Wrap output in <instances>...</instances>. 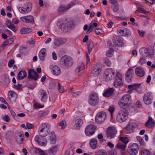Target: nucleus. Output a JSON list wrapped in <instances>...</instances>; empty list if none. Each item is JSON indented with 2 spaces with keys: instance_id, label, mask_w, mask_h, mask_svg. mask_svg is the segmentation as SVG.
I'll use <instances>...</instances> for the list:
<instances>
[{
  "instance_id": "a18cd8bd",
  "label": "nucleus",
  "mask_w": 155,
  "mask_h": 155,
  "mask_svg": "<svg viewBox=\"0 0 155 155\" xmlns=\"http://www.w3.org/2000/svg\"><path fill=\"white\" fill-rule=\"evenodd\" d=\"M137 140L139 142L140 144L143 146L145 145V143L143 140L139 136H137L136 137Z\"/></svg>"
},
{
  "instance_id": "f8f14e48",
  "label": "nucleus",
  "mask_w": 155,
  "mask_h": 155,
  "mask_svg": "<svg viewBox=\"0 0 155 155\" xmlns=\"http://www.w3.org/2000/svg\"><path fill=\"white\" fill-rule=\"evenodd\" d=\"M28 78L34 80L35 81L37 80L39 78V75L33 69H29L28 72Z\"/></svg>"
},
{
  "instance_id": "e433bc0d",
  "label": "nucleus",
  "mask_w": 155,
  "mask_h": 155,
  "mask_svg": "<svg viewBox=\"0 0 155 155\" xmlns=\"http://www.w3.org/2000/svg\"><path fill=\"white\" fill-rule=\"evenodd\" d=\"M50 141L51 143H54L56 141V137L54 133L52 131L51 132Z\"/></svg>"
},
{
  "instance_id": "e2e57ef3",
  "label": "nucleus",
  "mask_w": 155,
  "mask_h": 155,
  "mask_svg": "<svg viewBox=\"0 0 155 155\" xmlns=\"http://www.w3.org/2000/svg\"><path fill=\"white\" fill-rule=\"evenodd\" d=\"M62 29L63 30V31L65 32H67L68 31L69 29V27L65 25H64L63 28L62 27Z\"/></svg>"
},
{
  "instance_id": "a878e982",
  "label": "nucleus",
  "mask_w": 155,
  "mask_h": 155,
  "mask_svg": "<svg viewBox=\"0 0 155 155\" xmlns=\"http://www.w3.org/2000/svg\"><path fill=\"white\" fill-rule=\"evenodd\" d=\"M46 50L45 48H42L40 50L38 54V57L41 61L44 60L45 57L46 55Z\"/></svg>"
},
{
  "instance_id": "4be33fe9",
  "label": "nucleus",
  "mask_w": 155,
  "mask_h": 155,
  "mask_svg": "<svg viewBox=\"0 0 155 155\" xmlns=\"http://www.w3.org/2000/svg\"><path fill=\"white\" fill-rule=\"evenodd\" d=\"M72 4H69L67 6L61 5L58 8V12L61 13L62 12H65L69 9L72 7Z\"/></svg>"
},
{
  "instance_id": "b1692460",
  "label": "nucleus",
  "mask_w": 155,
  "mask_h": 155,
  "mask_svg": "<svg viewBox=\"0 0 155 155\" xmlns=\"http://www.w3.org/2000/svg\"><path fill=\"white\" fill-rule=\"evenodd\" d=\"M27 75L26 72L25 71H21L18 72L17 74V79L18 80H23Z\"/></svg>"
},
{
  "instance_id": "5701e85b",
  "label": "nucleus",
  "mask_w": 155,
  "mask_h": 155,
  "mask_svg": "<svg viewBox=\"0 0 155 155\" xmlns=\"http://www.w3.org/2000/svg\"><path fill=\"white\" fill-rule=\"evenodd\" d=\"M135 73L138 76L140 77H142L145 75V72L143 68L140 67L136 68Z\"/></svg>"
},
{
  "instance_id": "473e14b6",
  "label": "nucleus",
  "mask_w": 155,
  "mask_h": 155,
  "mask_svg": "<svg viewBox=\"0 0 155 155\" xmlns=\"http://www.w3.org/2000/svg\"><path fill=\"white\" fill-rule=\"evenodd\" d=\"M140 54L142 55L147 56L149 54L148 50L145 48H142L139 50Z\"/></svg>"
},
{
  "instance_id": "7ed1b4c3",
  "label": "nucleus",
  "mask_w": 155,
  "mask_h": 155,
  "mask_svg": "<svg viewBox=\"0 0 155 155\" xmlns=\"http://www.w3.org/2000/svg\"><path fill=\"white\" fill-rule=\"evenodd\" d=\"M122 108L119 111L117 117V120L120 123L125 121L127 118L126 108L124 107Z\"/></svg>"
},
{
  "instance_id": "393cba45",
  "label": "nucleus",
  "mask_w": 155,
  "mask_h": 155,
  "mask_svg": "<svg viewBox=\"0 0 155 155\" xmlns=\"http://www.w3.org/2000/svg\"><path fill=\"white\" fill-rule=\"evenodd\" d=\"M18 135L16 137V141L19 144H21L23 142L24 136L23 133L22 131L18 133Z\"/></svg>"
},
{
  "instance_id": "6e6552de",
  "label": "nucleus",
  "mask_w": 155,
  "mask_h": 155,
  "mask_svg": "<svg viewBox=\"0 0 155 155\" xmlns=\"http://www.w3.org/2000/svg\"><path fill=\"white\" fill-rule=\"evenodd\" d=\"M139 150L138 145L136 143H134L127 149L128 152L130 155H136Z\"/></svg>"
},
{
  "instance_id": "412c9836",
  "label": "nucleus",
  "mask_w": 155,
  "mask_h": 155,
  "mask_svg": "<svg viewBox=\"0 0 155 155\" xmlns=\"http://www.w3.org/2000/svg\"><path fill=\"white\" fill-rule=\"evenodd\" d=\"M50 68L51 69L52 74L55 75H58L61 73V70L60 68L57 66H51Z\"/></svg>"
},
{
  "instance_id": "f3484780",
  "label": "nucleus",
  "mask_w": 155,
  "mask_h": 155,
  "mask_svg": "<svg viewBox=\"0 0 155 155\" xmlns=\"http://www.w3.org/2000/svg\"><path fill=\"white\" fill-rule=\"evenodd\" d=\"M8 99L12 102H14L16 101L17 97V94L14 91H9L8 93Z\"/></svg>"
},
{
  "instance_id": "f704fd0d",
  "label": "nucleus",
  "mask_w": 155,
  "mask_h": 155,
  "mask_svg": "<svg viewBox=\"0 0 155 155\" xmlns=\"http://www.w3.org/2000/svg\"><path fill=\"white\" fill-rule=\"evenodd\" d=\"M97 141L96 139L94 138L92 139L90 142V145L91 148L94 149L97 147Z\"/></svg>"
},
{
  "instance_id": "72a5a7b5",
  "label": "nucleus",
  "mask_w": 155,
  "mask_h": 155,
  "mask_svg": "<svg viewBox=\"0 0 155 155\" xmlns=\"http://www.w3.org/2000/svg\"><path fill=\"white\" fill-rule=\"evenodd\" d=\"M31 29L28 28H23L21 30V33L22 34H25L29 33L32 32Z\"/></svg>"
},
{
  "instance_id": "9d476101",
  "label": "nucleus",
  "mask_w": 155,
  "mask_h": 155,
  "mask_svg": "<svg viewBox=\"0 0 155 155\" xmlns=\"http://www.w3.org/2000/svg\"><path fill=\"white\" fill-rule=\"evenodd\" d=\"M95 130V127L94 125H89L85 129L86 135L88 136H91L94 134Z\"/></svg>"
},
{
  "instance_id": "2eb2a0df",
  "label": "nucleus",
  "mask_w": 155,
  "mask_h": 155,
  "mask_svg": "<svg viewBox=\"0 0 155 155\" xmlns=\"http://www.w3.org/2000/svg\"><path fill=\"white\" fill-rule=\"evenodd\" d=\"M38 96L41 101L46 102L48 96L45 91L42 90H40L38 92Z\"/></svg>"
},
{
  "instance_id": "a19ab883",
  "label": "nucleus",
  "mask_w": 155,
  "mask_h": 155,
  "mask_svg": "<svg viewBox=\"0 0 155 155\" xmlns=\"http://www.w3.org/2000/svg\"><path fill=\"white\" fill-rule=\"evenodd\" d=\"M97 24L95 22H94L92 21L89 24V26L88 29L91 30L92 31L93 30L94 27H95L97 26Z\"/></svg>"
},
{
  "instance_id": "dca6fc26",
  "label": "nucleus",
  "mask_w": 155,
  "mask_h": 155,
  "mask_svg": "<svg viewBox=\"0 0 155 155\" xmlns=\"http://www.w3.org/2000/svg\"><path fill=\"white\" fill-rule=\"evenodd\" d=\"M128 87L130 89L133 90H135L137 92L139 93L142 91V88L140 87V84H135L129 85L128 86Z\"/></svg>"
},
{
  "instance_id": "bb28decb",
  "label": "nucleus",
  "mask_w": 155,
  "mask_h": 155,
  "mask_svg": "<svg viewBox=\"0 0 155 155\" xmlns=\"http://www.w3.org/2000/svg\"><path fill=\"white\" fill-rule=\"evenodd\" d=\"M155 123L153 120L152 118L150 117H148V120L145 123V125L147 127L149 128L153 127Z\"/></svg>"
},
{
  "instance_id": "09e8293b",
  "label": "nucleus",
  "mask_w": 155,
  "mask_h": 155,
  "mask_svg": "<svg viewBox=\"0 0 155 155\" xmlns=\"http://www.w3.org/2000/svg\"><path fill=\"white\" fill-rule=\"evenodd\" d=\"M137 11L140 13H142L145 14H147L149 13L148 11H146L144 9L141 8H138L137 9Z\"/></svg>"
},
{
  "instance_id": "13d9d810",
  "label": "nucleus",
  "mask_w": 155,
  "mask_h": 155,
  "mask_svg": "<svg viewBox=\"0 0 155 155\" xmlns=\"http://www.w3.org/2000/svg\"><path fill=\"white\" fill-rule=\"evenodd\" d=\"M59 92L61 93H63L64 91V87L61 86L60 84L59 83H58Z\"/></svg>"
},
{
  "instance_id": "bf43d9fd",
  "label": "nucleus",
  "mask_w": 155,
  "mask_h": 155,
  "mask_svg": "<svg viewBox=\"0 0 155 155\" xmlns=\"http://www.w3.org/2000/svg\"><path fill=\"white\" fill-rule=\"evenodd\" d=\"M125 36L129 37L131 35V33L129 29L125 28Z\"/></svg>"
},
{
  "instance_id": "680f3d73",
  "label": "nucleus",
  "mask_w": 155,
  "mask_h": 155,
  "mask_svg": "<svg viewBox=\"0 0 155 155\" xmlns=\"http://www.w3.org/2000/svg\"><path fill=\"white\" fill-rule=\"evenodd\" d=\"M8 28L14 32H15L17 30V29L15 26L13 24H12L9 26V27Z\"/></svg>"
},
{
  "instance_id": "4468645a",
  "label": "nucleus",
  "mask_w": 155,
  "mask_h": 155,
  "mask_svg": "<svg viewBox=\"0 0 155 155\" xmlns=\"http://www.w3.org/2000/svg\"><path fill=\"white\" fill-rule=\"evenodd\" d=\"M20 19L22 21L25 22L30 23L32 24L34 23V18L31 15L22 17Z\"/></svg>"
},
{
  "instance_id": "7c9ffc66",
  "label": "nucleus",
  "mask_w": 155,
  "mask_h": 155,
  "mask_svg": "<svg viewBox=\"0 0 155 155\" xmlns=\"http://www.w3.org/2000/svg\"><path fill=\"white\" fill-rule=\"evenodd\" d=\"M84 64L83 62H81L79 64L76 68L75 72L76 73H78L81 71L84 70Z\"/></svg>"
},
{
  "instance_id": "ddd939ff",
  "label": "nucleus",
  "mask_w": 155,
  "mask_h": 155,
  "mask_svg": "<svg viewBox=\"0 0 155 155\" xmlns=\"http://www.w3.org/2000/svg\"><path fill=\"white\" fill-rule=\"evenodd\" d=\"M114 87H117L122 86L123 84L122 81V76L119 73H117L116 77L114 82Z\"/></svg>"
},
{
  "instance_id": "4d7b16f0",
  "label": "nucleus",
  "mask_w": 155,
  "mask_h": 155,
  "mask_svg": "<svg viewBox=\"0 0 155 155\" xmlns=\"http://www.w3.org/2000/svg\"><path fill=\"white\" fill-rule=\"evenodd\" d=\"M135 127V124H134L131 123L127 126L126 128L127 130L130 129L131 130H133Z\"/></svg>"
},
{
  "instance_id": "774afa93",
  "label": "nucleus",
  "mask_w": 155,
  "mask_h": 155,
  "mask_svg": "<svg viewBox=\"0 0 155 155\" xmlns=\"http://www.w3.org/2000/svg\"><path fill=\"white\" fill-rule=\"evenodd\" d=\"M116 151L115 149L113 150H112L108 152V155H116Z\"/></svg>"
},
{
  "instance_id": "de8ad7c7",
  "label": "nucleus",
  "mask_w": 155,
  "mask_h": 155,
  "mask_svg": "<svg viewBox=\"0 0 155 155\" xmlns=\"http://www.w3.org/2000/svg\"><path fill=\"white\" fill-rule=\"evenodd\" d=\"M49 112L48 110H46L38 114L39 117L41 118L47 115Z\"/></svg>"
},
{
  "instance_id": "37998d69",
  "label": "nucleus",
  "mask_w": 155,
  "mask_h": 155,
  "mask_svg": "<svg viewBox=\"0 0 155 155\" xmlns=\"http://www.w3.org/2000/svg\"><path fill=\"white\" fill-rule=\"evenodd\" d=\"M59 125L61 127V129H64L66 126V122L65 120H63L61 121L59 124Z\"/></svg>"
},
{
  "instance_id": "c85d7f7f",
  "label": "nucleus",
  "mask_w": 155,
  "mask_h": 155,
  "mask_svg": "<svg viewBox=\"0 0 155 155\" xmlns=\"http://www.w3.org/2000/svg\"><path fill=\"white\" fill-rule=\"evenodd\" d=\"M114 91V89L112 88H110L103 93V95L106 97H109L112 95Z\"/></svg>"
},
{
  "instance_id": "49530a36",
  "label": "nucleus",
  "mask_w": 155,
  "mask_h": 155,
  "mask_svg": "<svg viewBox=\"0 0 155 155\" xmlns=\"http://www.w3.org/2000/svg\"><path fill=\"white\" fill-rule=\"evenodd\" d=\"M2 118L3 120L7 122H8L10 120V119L9 116L7 115L2 116Z\"/></svg>"
},
{
  "instance_id": "1a4fd4ad",
  "label": "nucleus",
  "mask_w": 155,
  "mask_h": 155,
  "mask_svg": "<svg viewBox=\"0 0 155 155\" xmlns=\"http://www.w3.org/2000/svg\"><path fill=\"white\" fill-rule=\"evenodd\" d=\"M10 82V80L8 74H4L0 78V84L2 87L7 86Z\"/></svg>"
},
{
  "instance_id": "c756f323",
  "label": "nucleus",
  "mask_w": 155,
  "mask_h": 155,
  "mask_svg": "<svg viewBox=\"0 0 155 155\" xmlns=\"http://www.w3.org/2000/svg\"><path fill=\"white\" fill-rule=\"evenodd\" d=\"M101 71V68L99 65H96L92 72L94 76H98Z\"/></svg>"
},
{
  "instance_id": "9b49d317",
  "label": "nucleus",
  "mask_w": 155,
  "mask_h": 155,
  "mask_svg": "<svg viewBox=\"0 0 155 155\" xmlns=\"http://www.w3.org/2000/svg\"><path fill=\"white\" fill-rule=\"evenodd\" d=\"M116 130L113 127H109L107 130L106 136L108 138L111 139L115 136Z\"/></svg>"
},
{
  "instance_id": "338daca9",
  "label": "nucleus",
  "mask_w": 155,
  "mask_h": 155,
  "mask_svg": "<svg viewBox=\"0 0 155 155\" xmlns=\"http://www.w3.org/2000/svg\"><path fill=\"white\" fill-rule=\"evenodd\" d=\"M137 31L138 33L140 36V37H143L144 35L145 34V32L142 30L140 31L139 30H138Z\"/></svg>"
},
{
  "instance_id": "c9c22d12",
  "label": "nucleus",
  "mask_w": 155,
  "mask_h": 155,
  "mask_svg": "<svg viewBox=\"0 0 155 155\" xmlns=\"http://www.w3.org/2000/svg\"><path fill=\"white\" fill-rule=\"evenodd\" d=\"M114 43L116 45L119 46L123 47L124 45V44L123 41L121 39L118 38L115 39Z\"/></svg>"
},
{
  "instance_id": "ea45409f",
  "label": "nucleus",
  "mask_w": 155,
  "mask_h": 155,
  "mask_svg": "<svg viewBox=\"0 0 155 155\" xmlns=\"http://www.w3.org/2000/svg\"><path fill=\"white\" fill-rule=\"evenodd\" d=\"M126 147V145L124 144H123L119 142L117 144L116 146L115 147L119 149H121L122 150H124L125 149Z\"/></svg>"
},
{
  "instance_id": "aec40b11",
  "label": "nucleus",
  "mask_w": 155,
  "mask_h": 155,
  "mask_svg": "<svg viewBox=\"0 0 155 155\" xmlns=\"http://www.w3.org/2000/svg\"><path fill=\"white\" fill-rule=\"evenodd\" d=\"M152 97L150 93L145 94L143 97V101L144 103L147 104H150L151 103Z\"/></svg>"
},
{
  "instance_id": "603ef678",
  "label": "nucleus",
  "mask_w": 155,
  "mask_h": 155,
  "mask_svg": "<svg viewBox=\"0 0 155 155\" xmlns=\"http://www.w3.org/2000/svg\"><path fill=\"white\" fill-rule=\"evenodd\" d=\"M57 151V148L56 147H54L49 150L48 153H50L54 154Z\"/></svg>"
},
{
  "instance_id": "052dcab7",
  "label": "nucleus",
  "mask_w": 155,
  "mask_h": 155,
  "mask_svg": "<svg viewBox=\"0 0 155 155\" xmlns=\"http://www.w3.org/2000/svg\"><path fill=\"white\" fill-rule=\"evenodd\" d=\"M37 150L39 155H47L44 151L41 150L40 148H37Z\"/></svg>"
},
{
  "instance_id": "0e129e2a",
  "label": "nucleus",
  "mask_w": 155,
  "mask_h": 155,
  "mask_svg": "<svg viewBox=\"0 0 155 155\" xmlns=\"http://www.w3.org/2000/svg\"><path fill=\"white\" fill-rule=\"evenodd\" d=\"M112 7L113 9V11L114 12H117L119 8V5L112 6Z\"/></svg>"
},
{
  "instance_id": "864d4df0",
  "label": "nucleus",
  "mask_w": 155,
  "mask_h": 155,
  "mask_svg": "<svg viewBox=\"0 0 155 155\" xmlns=\"http://www.w3.org/2000/svg\"><path fill=\"white\" fill-rule=\"evenodd\" d=\"M113 52V49L112 48H110L106 52V55L107 57H110L112 56Z\"/></svg>"
},
{
  "instance_id": "f03ea898",
  "label": "nucleus",
  "mask_w": 155,
  "mask_h": 155,
  "mask_svg": "<svg viewBox=\"0 0 155 155\" xmlns=\"http://www.w3.org/2000/svg\"><path fill=\"white\" fill-rule=\"evenodd\" d=\"M131 96L129 94L124 95L119 101L118 104L121 108L127 107L131 103Z\"/></svg>"
},
{
  "instance_id": "c03bdc74",
  "label": "nucleus",
  "mask_w": 155,
  "mask_h": 155,
  "mask_svg": "<svg viewBox=\"0 0 155 155\" xmlns=\"http://www.w3.org/2000/svg\"><path fill=\"white\" fill-rule=\"evenodd\" d=\"M95 33L99 35L101 34H103L104 33V31L100 28H96L94 29Z\"/></svg>"
},
{
  "instance_id": "cd10ccee",
  "label": "nucleus",
  "mask_w": 155,
  "mask_h": 155,
  "mask_svg": "<svg viewBox=\"0 0 155 155\" xmlns=\"http://www.w3.org/2000/svg\"><path fill=\"white\" fill-rule=\"evenodd\" d=\"M83 124V120L80 118H77L75 120V128L76 129H79Z\"/></svg>"
},
{
  "instance_id": "69168bd1",
  "label": "nucleus",
  "mask_w": 155,
  "mask_h": 155,
  "mask_svg": "<svg viewBox=\"0 0 155 155\" xmlns=\"http://www.w3.org/2000/svg\"><path fill=\"white\" fill-rule=\"evenodd\" d=\"M81 94L80 91H77L73 93V96L74 97H78Z\"/></svg>"
},
{
  "instance_id": "6ab92c4d",
  "label": "nucleus",
  "mask_w": 155,
  "mask_h": 155,
  "mask_svg": "<svg viewBox=\"0 0 155 155\" xmlns=\"http://www.w3.org/2000/svg\"><path fill=\"white\" fill-rule=\"evenodd\" d=\"M67 40L65 38H60L54 39V43L56 46H60L65 43Z\"/></svg>"
},
{
  "instance_id": "39448f33",
  "label": "nucleus",
  "mask_w": 155,
  "mask_h": 155,
  "mask_svg": "<svg viewBox=\"0 0 155 155\" xmlns=\"http://www.w3.org/2000/svg\"><path fill=\"white\" fill-rule=\"evenodd\" d=\"M115 76V71L111 68L106 69L104 74V77L107 81L113 79Z\"/></svg>"
},
{
  "instance_id": "4c0bfd02",
  "label": "nucleus",
  "mask_w": 155,
  "mask_h": 155,
  "mask_svg": "<svg viewBox=\"0 0 155 155\" xmlns=\"http://www.w3.org/2000/svg\"><path fill=\"white\" fill-rule=\"evenodd\" d=\"M93 47L94 43L93 41L91 40H89L88 42V49L89 53L91 51Z\"/></svg>"
},
{
  "instance_id": "f257e3e1",
  "label": "nucleus",
  "mask_w": 155,
  "mask_h": 155,
  "mask_svg": "<svg viewBox=\"0 0 155 155\" xmlns=\"http://www.w3.org/2000/svg\"><path fill=\"white\" fill-rule=\"evenodd\" d=\"M50 125L45 123H42L38 129V134L40 136L44 137L48 135L50 132Z\"/></svg>"
},
{
  "instance_id": "5fc2aeb1",
  "label": "nucleus",
  "mask_w": 155,
  "mask_h": 155,
  "mask_svg": "<svg viewBox=\"0 0 155 155\" xmlns=\"http://www.w3.org/2000/svg\"><path fill=\"white\" fill-rule=\"evenodd\" d=\"M95 155H106V154L103 150H100L95 152Z\"/></svg>"
},
{
  "instance_id": "79ce46f5",
  "label": "nucleus",
  "mask_w": 155,
  "mask_h": 155,
  "mask_svg": "<svg viewBox=\"0 0 155 155\" xmlns=\"http://www.w3.org/2000/svg\"><path fill=\"white\" fill-rule=\"evenodd\" d=\"M119 140L126 145L129 141V139L127 137H120Z\"/></svg>"
},
{
  "instance_id": "a211bd4d",
  "label": "nucleus",
  "mask_w": 155,
  "mask_h": 155,
  "mask_svg": "<svg viewBox=\"0 0 155 155\" xmlns=\"http://www.w3.org/2000/svg\"><path fill=\"white\" fill-rule=\"evenodd\" d=\"M134 75V71L132 69H129L127 71L126 74V79L128 82L132 81Z\"/></svg>"
},
{
  "instance_id": "8fccbe9b",
  "label": "nucleus",
  "mask_w": 155,
  "mask_h": 155,
  "mask_svg": "<svg viewBox=\"0 0 155 155\" xmlns=\"http://www.w3.org/2000/svg\"><path fill=\"white\" fill-rule=\"evenodd\" d=\"M34 127V125L32 124L29 122H27L26 124V129H31Z\"/></svg>"
},
{
  "instance_id": "2f4dec72",
  "label": "nucleus",
  "mask_w": 155,
  "mask_h": 155,
  "mask_svg": "<svg viewBox=\"0 0 155 155\" xmlns=\"http://www.w3.org/2000/svg\"><path fill=\"white\" fill-rule=\"evenodd\" d=\"M44 138V137H40L39 135H37L35 137V140L39 145H45V143L44 142H40V141L42 140V139Z\"/></svg>"
},
{
  "instance_id": "3c124183",
  "label": "nucleus",
  "mask_w": 155,
  "mask_h": 155,
  "mask_svg": "<svg viewBox=\"0 0 155 155\" xmlns=\"http://www.w3.org/2000/svg\"><path fill=\"white\" fill-rule=\"evenodd\" d=\"M141 155H150V151L148 150H143L141 152Z\"/></svg>"
},
{
  "instance_id": "0eeeda50",
  "label": "nucleus",
  "mask_w": 155,
  "mask_h": 155,
  "mask_svg": "<svg viewBox=\"0 0 155 155\" xmlns=\"http://www.w3.org/2000/svg\"><path fill=\"white\" fill-rule=\"evenodd\" d=\"M106 118V114L104 112H99L97 115L95 120L98 124H101L103 122Z\"/></svg>"
},
{
  "instance_id": "6e6d98bb",
  "label": "nucleus",
  "mask_w": 155,
  "mask_h": 155,
  "mask_svg": "<svg viewBox=\"0 0 155 155\" xmlns=\"http://www.w3.org/2000/svg\"><path fill=\"white\" fill-rule=\"evenodd\" d=\"M104 63L107 64L108 67H110L111 63L110 61L107 58H105L104 60Z\"/></svg>"
},
{
  "instance_id": "20e7f679",
  "label": "nucleus",
  "mask_w": 155,
  "mask_h": 155,
  "mask_svg": "<svg viewBox=\"0 0 155 155\" xmlns=\"http://www.w3.org/2000/svg\"><path fill=\"white\" fill-rule=\"evenodd\" d=\"M62 65L64 67L68 68L71 67L73 63V59L70 56L64 55L61 59Z\"/></svg>"
},
{
  "instance_id": "423d86ee",
  "label": "nucleus",
  "mask_w": 155,
  "mask_h": 155,
  "mask_svg": "<svg viewBox=\"0 0 155 155\" xmlns=\"http://www.w3.org/2000/svg\"><path fill=\"white\" fill-rule=\"evenodd\" d=\"M99 101V99L98 95L95 93L91 94L88 99L89 103L92 106H95L97 105Z\"/></svg>"
},
{
  "instance_id": "58836bf2",
  "label": "nucleus",
  "mask_w": 155,
  "mask_h": 155,
  "mask_svg": "<svg viewBox=\"0 0 155 155\" xmlns=\"http://www.w3.org/2000/svg\"><path fill=\"white\" fill-rule=\"evenodd\" d=\"M125 28H121L117 31V33L120 36H125Z\"/></svg>"
}]
</instances>
